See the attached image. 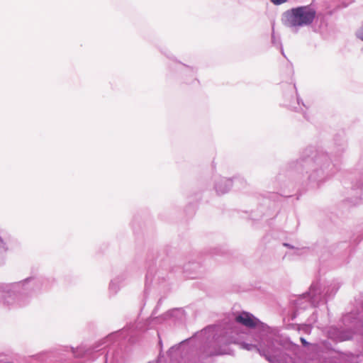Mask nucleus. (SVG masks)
Segmentation results:
<instances>
[{
  "label": "nucleus",
  "mask_w": 363,
  "mask_h": 363,
  "mask_svg": "<svg viewBox=\"0 0 363 363\" xmlns=\"http://www.w3.org/2000/svg\"><path fill=\"white\" fill-rule=\"evenodd\" d=\"M357 35L359 39L363 40V26L358 30Z\"/></svg>",
  "instance_id": "nucleus-3"
},
{
  "label": "nucleus",
  "mask_w": 363,
  "mask_h": 363,
  "mask_svg": "<svg viewBox=\"0 0 363 363\" xmlns=\"http://www.w3.org/2000/svg\"><path fill=\"white\" fill-rule=\"evenodd\" d=\"M301 342H302V344H303V345H308V342L306 341V340H305L304 338H302V337H301Z\"/></svg>",
  "instance_id": "nucleus-5"
},
{
  "label": "nucleus",
  "mask_w": 363,
  "mask_h": 363,
  "mask_svg": "<svg viewBox=\"0 0 363 363\" xmlns=\"http://www.w3.org/2000/svg\"><path fill=\"white\" fill-rule=\"evenodd\" d=\"M287 0H271V1L275 4V5H279L284 2H286Z\"/></svg>",
  "instance_id": "nucleus-4"
},
{
  "label": "nucleus",
  "mask_w": 363,
  "mask_h": 363,
  "mask_svg": "<svg viewBox=\"0 0 363 363\" xmlns=\"http://www.w3.org/2000/svg\"><path fill=\"white\" fill-rule=\"evenodd\" d=\"M315 16V10L309 6L294 8L284 13L285 24L291 27L308 26L313 23Z\"/></svg>",
  "instance_id": "nucleus-1"
},
{
  "label": "nucleus",
  "mask_w": 363,
  "mask_h": 363,
  "mask_svg": "<svg viewBox=\"0 0 363 363\" xmlns=\"http://www.w3.org/2000/svg\"><path fill=\"white\" fill-rule=\"evenodd\" d=\"M236 321L248 328H255L259 320L248 313H242L236 317Z\"/></svg>",
  "instance_id": "nucleus-2"
}]
</instances>
